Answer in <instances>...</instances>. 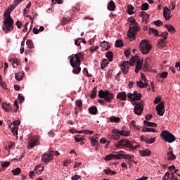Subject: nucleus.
I'll return each mask as SVG.
<instances>
[{"instance_id":"obj_27","label":"nucleus","mask_w":180,"mask_h":180,"mask_svg":"<svg viewBox=\"0 0 180 180\" xmlns=\"http://www.w3.org/2000/svg\"><path fill=\"white\" fill-rule=\"evenodd\" d=\"M110 122L111 123H120V117L112 116L110 117Z\"/></svg>"},{"instance_id":"obj_46","label":"nucleus","mask_w":180,"mask_h":180,"mask_svg":"<svg viewBox=\"0 0 180 180\" xmlns=\"http://www.w3.org/2000/svg\"><path fill=\"white\" fill-rule=\"evenodd\" d=\"M81 135H77L75 137V140L76 143H79L80 141H82L84 140V137H80Z\"/></svg>"},{"instance_id":"obj_64","label":"nucleus","mask_w":180,"mask_h":180,"mask_svg":"<svg viewBox=\"0 0 180 180\" xmlns=\"http://www.w3.org/2000/svg\"><path fill=\"white\" fill-rule=\"evenodd\" d=\"M124 55L126 56L127 58H129V56H130V50H126L124 51Z\"/></svg>"},{"instance_id":"obj_43","label":"nucleus","mask_w":180,"mask_h":180,"mask_svg":"<svg viewBox=\"0 0 180 180\" xmlns=\"http://www.w3.org/2000/svg\"><path fill=\"white\" fill-rule=\"evenodd\" d=\"M148 3H143L141 5V11H147L148 9Z\"/></svg>"},{"instance_id":"obj_26","label":"nucleus","mask_w":180,"mask_h":180,"mask_svg":"<svg viewBox=\"0 0 180 180\" xmlns=\"http://www.w3.org/2000/svg\"><path fill=\"white\" fill-rule=\"evenodd\" d=\"M89 112L91 115H96L98 113V108L96 106H92L89 108Z\"/></svg>"},{"instance_id":"obj_14","label":"nucleus","mask_w":180,"mask_h":180,"mask_svg":"<svg viewBox=\"0 0 180 180\" xmlns=\"http://www.w3.org/2000/svg\"><path fill=\"white\" fill-rule=\"evenodd\" d=\"M112 133H120V136H124V137H129L130 136V131L127 130H119L117 129H113Z\"/></svg>"},{"instance_id":"obj_3","label":"nucleus","mask_w":180,"mask_h":180,"mask_svg":"<svg viewBox=\"0 0 180 180\" xmlns=\"http://www.w3.org/2000/svg\"><path fill=\"white\" fill-rule=\"evenodd\" d=\"M130 27L127 32L128 37L131 40H134L137 32H140V27L137 25L136 20L134 18H130Z\"/></svg>"},{"instance_id":"obj_48","label":"nucleus","mask_w":180,"mask_h":180,"mask_svg":"<svg viewBox=\"0 0 180 180\" xmlns=\"http://www.w3.org/2000/svg\"><path fill=\"white\" fill-rule=\"evenodd\" d=\"M75 104L79 108V109H81V108H82V101H81V100H76Z\"/></svg>"},{"instance_id":"obj_21","label":"nucleus","mask_w":180,"mask_h":180,"mask_svg":"<svg viewBox=\"0 0 180 180\" xmlns=\"http://www.w3.org/2000/svg\"><path fill=\"white\" fill-rule=\"evenodd\" d=\"M139 154L141 155V157H150V155H151V151L148 149L139 150Z\"/></svg>"},{"instance_id":"obj_12","label":"nucleus","mask_w":180,"mask_h":180,"mask_svg":"<svg viewBox=\"0 0 180 180\" xmlns=\"http://www.w3.org/2000/svg\"><path fill=\"white\" fill-rule=\"evenodd\" d=\"M53 157L51 153H44L41 157V161L42 162H45V164H47V162H50L51 160H53Z\"/></svg>"},{"instance_id":"obj_29","label":"nucleus","mask_w":180,"mask_h":180,"mask_svg":"<svg viewBox=\"0 0 180 180\" xmlns=\"http://www.w3.org/2000/svg\"><path fill=\"white\" fill-rule=\"evenodd\" d=\"M2 108L5 112H9L11 110V107L10 104H7L6 103H2Z\"/></svg>"},{"instance_id":"obj_31","label":"nucleus","mask_w":180,"mask_h":180,"mask_svg":"<svg viewBox=\"0 0 180 180\" xmlns=\"http://www.w3.org/2000/svg\"><path fill=\"white\" fill-rule=\"evenodd\" d=\"M144 124H146L148 127H157L158 124L154 122H148V121H143Z\"/></svg>"},{"instance_id":"obj_20","label":"nucleus","mask_w":180,"mask_h":180,"mask_svg":"<svg viewBox=\"0 0 180 180\" xmlns=\"http://www.w3.org/2000/svg\"><path fill=\"white\" fill-rule=\"evenodd\" d=\"M96 136H98V134H94V138H90L91 140V143L93 147H96V146H98V144H99V141H98V137H96Z\"/></svg>"},{"instance_id":"obj_44","label":"nucleus","mask_w":180,"mask_h":180,"mask_svg":"<svg viewBox=\"0 0 180 180\" xmlns=\"http://www.w3.org/2000/svg\"><path fill=\"white\" fill-rule=\"evenodd\" d=\"M150 68V63H148V60H145V63L143 65V71H147Z\"/></svg>"},{"instance_id":"obj_24","label":"nucleus","mask_w":180,"mask_h":180,"mask_svg":"<svg viewBox=\"0 0 180 180\" xmlns=\"http://www.w3.org/2000/svg\"><path fill=\"white\" fill-rule=\"evenodd\" d=\"M23 77H25L24 72H20L15 74V78L17 81H22L23 79Z\"/></svg>"},{"instance_id":"obj_4","label":"nucleus","mask_w":180,"mask_h":180,"mask_svg":"<svg viewBox=\"0 0 180 180\" xmlns=\"http://www.w3.org/2000/svg\"><path fill=\"white\" fill-rule=\"evenodd\" d=\"M116 148L122 150L123 148H130V150H136L139 146H133L128 139H121L115 144Z\"/></svg>"},{"instance_id":"obj_62","label":"nucleus","mask_w":180,"mask_h":180,"mask_svg":"<svg viewBox=\"0 0 180 180\" xmlns=\"http://www.w3.org/2000/svg\"><path fill=\"white\" fill-rule=\"evenodd\" d=\"M79 178H81V176L79 175H75L71 177L72 180H79Z\"/></svg>"},{"instance_id":"obj_32","label":"nucleus","mask_w":180,"mask_h":180,"mask_svg":"<svg viewBox=\"0 0 180 180\" xmlns=\"http://www.w3.org/2000/svg\"><path fill=\"white\" fill-rule=\"evenodd\" d=\"M98 88L97 87H94L92 89L91 94L90 95V97L91 98V99H95V98H96V92H97Z\"/></svg>"},{"instance_id":"obj_59","label":"nucleus","mask_w":180,"mask_h":180,"mask_svg":"<svg viewBox=\"0 0 180 180\" xmlns=\"http://www.w3.org/2000/svg\"><path fill=\"white\" fill-rule=\"evenodd\" d=\"M169 8L171 9V11H174L175 9V4L174 2H171L170 4L169 5Z\"/></svg>"},{"instance_id":"obj_42","label":"nucleus","mask_w":180,"mask_h":180,"mask_svg":"<svg viewBox=\"0 0 180 180\" xmlns=\"http://www.w3.org/2000/svg\"><path fill=\"white\" fill-rule=\"evenodd\" d=\"M149 33H153V34H155V36H160V35H158V30H157L154 28H150Z\"/></svg>"},{"instance_id":"obj_17","label":"nucleus","mask_w":180,"mask_h":180,"mask_svg":"<svg viewBox=\"0 0 180 180\" xmlns=\"http://www.w3.org/2000/svg\"><path fill=\"white\" fill-rule=\"evenodd\" d=\"M100 47L102 48L101 51H108L110 49V46H109V44L106 41L101 42Z\"/></svg>"},{"instance_id":"obj_18","label":"nucleus","mask_w":180,"mask_h":180,"mask_svg":"<svg viewBox=\"0 0 180 180\" xmlns=\"http://www.w3.org/2000/svg\"><path fill=\"white\" fill-rule=\"evenodd\" d=\"M8 60L11 62L13 68H18V66L20 64V61H19L16 58H10Z\"/></svg>"},{"instance_id":"obj_23","label":"nucleus","mask_w":180,"mask_h":180,"mask_svg":"<svg viewBox=\"0 0 180 180\" xmlns=\"http://www.w3.org/2000/svg\"><path fill=\"white\" fill-rule=\"evenodd\" d=\"M107 8H108V11H115V9H116V4H115V2L113 1H109L108 6Z\"/></svg>"},{"instance_id":"obj_39","label":"nucleus","mask_w":180,"mask_h":180,"mask_svg":"<svg viewBox=\"0 0 180 180\" xmlns=\"http://www.w3.org/2000/svg\"><path fill=\"white\" fill-rule=\"evenodd\" d=\"M120 133H112V135L111 136L112 140H119L120 139Z\"/></svg>"},{"instance_id":"obj_11","label":"nucleus","mask_w":180,"mask_h":180,"mask_svg":"<svg viewBox=\"0 0 180 180\" xmlns=\"http://www.w3.org/2000/svg\"><path fill=\"white\" fill-rule=\"evenodd\" d=\"M167 158L168 161H174V160H176V156L175 154H174V152L172 151V148L169 147L167 153Z\"/></svg>"},{"instance_id":"obj_16","label":"nucleus","mask_w":180,"mask_h":180,"mask_svg":"<svg viewBox=\"0 0 180 180\" xmlns=\"http://www.w3.org/2000/svg\"><path fill=\"white\" fill-rule=\"evenodd\" d=\"M37 145V138H30L28 146L30 148H34Z\"/></svg>"},{"instance_id":"obj_15","label":"nucleus","mask_w":180,"mask_h":180,"mask_svg":"<svg viewBox=\"0 0 180 180\" xmlns=\"http://www.w3.org/2000/svg\"><path fill=\"white\" fill-rule=\"evenodd\" d=\"M156 111L159 116H164V103H160L156 107Z\"/></svg>"},{"instance_id":"obj_35","label":"nucleus","mask_w":180,"mask_h":180,"mask_svg":"<svg viewBox=\"0 0 180 180\" xmlns=\"http://www.w3.org/2000/svg\"><path fill=\"white\" fill-rule=\"evenodd\" d=\"M165 27H167L168 32H169V33H175V29L174 27L172 26V25H166L165 26Z\"/></svg>"},{"instance_id":"obj_22","label":"nucleus","mask_w":180,"mask_h":180,"mask_svg":"<svg viewBox=\"0 0 180 180\" xmlns=\"http://www.w3.org/2000/svg\"><path fill=\"white\" fill-rule=\"evenodd\" d=\"M10 129H11V131L14 136H18V127H15L13 123H11L9 125Z\"/></svg>"},{"instance_id":"obj_52","label":"nucleus","mask_w":180,"mask_h":180,"mask_svg":"<svg viewBox=\"0 0 180 180\" xmlns=\"http://www.w3.org/2000/svg\"><path fill=\"white\" fill-rule=\"evenodd\" d=\"M168 77V72H163L160 75V78H167Z\"/></svg>"},{"instance_id":"obj_63","label":"nucleus","mask_w":180,"mask_h":180,"mask_svg":"<svg viewBox=\"0 0 180 180\" xmlns=\"http://www.w3.org/2000/svg\"><path fill=\"white\" fill-rule=\"evenodd\" d=\"M13 124L15 127H18L20 124V120H15L13 122Z\"/></svg>"},{"instance_id":"obj_13","label":"nucleus","mask_w":180,"mask_h":180,"mask_svg":"<svg viewBox=\"0 0 180 180\" xmlns=\"http://www.w3.org/2000/svg\"><path fill=\"white\" fill-rule=\"evenodd\" d=\"M163 16L165 18V20H169V19L172 18V15H171V9L168 8V7H164Z\"/></svg>"},{"instance_id":"obj_25","label":"nucleus","mask_w":180,"mask_h":180,"mask_svg":"<svg viewBox=\"0 0 180 180\" xmlns=\"http://www.w3.org/2000/svg\"><path fill=\"white\" fill-rule=\"evenodd\" d=\"M142 131L149 133H157V129L154 128L143 127L142 129Z\"/></svg>"},{"instance_id":"obj_50","label":"nucleus","mask_w":180,"mask_h":180,"mask_svg":"<svg viewBox=\"0 0 180 180\" xmlns=\"http://www.w3.org/2000/svg\"><path fill=\"white\" fill-rule=\"evenodd\" d=\"M161 37H163V40H167V39L168 38V32H162L161 34Z\"/></svg>"},{"instance_id":"obj_51","label":"nucleus","mask_w":180,"mask_h":180,"mask_svg":"<svg viewBox=\"0 0 180 180\" xmlns=\"http://www.w3.org/2000/svg\"><path fill=\"white\" fill-rule=\"evenodd\" d=\"M49 153L51 154V155H52V157L53 155H56V157H58V155H60V153L58 151L51 150Z\"/></svg>"},{"instance_id":"obj_57","label":"nucleus","mask_w":180,"mask_h":180,"mask_svg":"<svg viewBox=\"0 0 180 180\" xmlns=\"http://www.w3.org/2000/svg\"><path fill=\"white\" fill-rule=\"evenodd\" d=\"M18 101L20 103H22L23 101H25V97L20 94H18Z\"/></svg>"},{"instance_id":"obj_28","label":"nucleus","mask_w":180,"mask_h":180,"mask_svg":"<svg viewBox=\"0 0 180 180\" xmlns=\"http://www.w3.org/2000/svg\"><path fill=\"white\" fill-rule=\"evenodd\" d=\"M136 84L139 88H147L148 86L147 82L143 83L141 80L136 82Z\"/></svg>"},{"instance_id":"obj_45","label":"nucleus","mask_w":180,"mask_h":180,"mask_svg":"<svg viewBox=\"0 0 180 180\" xmlns=\"http://www.w3.org/2000/svg\"><path fill=\"white\" fill-rule=\"evenodd\" d=\"M115 47H123V41L121 40H117L115 41Z\"/></svg>"},{"instance_id":"obj_61","label":"nucleus","mask_w":180,"mask_h":180,"mask_svg":"<svg viewBox=\"0 0 180 180\" xmlns=\"http://www.w3.org/2000/svg\"><path fill=\"white\" fill-rule=\"evenodd\" d=\"M15 25H16V26H17V27L18 28V29H20L21 27H22V22H20V21H19V20H18L16 22H15Z\"/></svg>"},{"instance_id":"obj_49","label":"nucleus","mask_w":180,"mask_h":180,"mask_svg":"<svg viewBox=\"0 0 180 180\" xmlns=\"http://www.w3.org/2000/svg\"><path fill=\"white\" fill-rule=\"evenodd\" d=\"M135 91H134L133 94L131 93H128L127 94V96L129 98V99H130L131 101H134V96H135Z\"/></svg>"},{"instance_id":"obj_2","label":"nucleus","mask_w":180,"mask_h":180,"mask_svg":"<svg viewBox=\"0 0 180 180\" xmlns=\"http://www.w3.org/2000/svg\"><path fill=\"white\" fill-rule=\"evenodd\" d=\"M84 58V53L79 52L74 55L70 60V65L73 68V74L78 75L81 72V60Z\"/></svg>"},{"instance_id":"obj_9","label":"nucleus","mask_w":180,"mask_h":180,"mask_svg":"<svg viewBox=\"0 0 180 180\" xmlns=\"http://www.w3.org/2000/svg\"><path fill=\"white\" fill-rule=\"evenodd\" d=\"M160 136L162 139H163V140L167 143H174V141L176 140L175 136L167 130L162 131Z\"/></svg>"},{"instance_id":"obj_36","label":"nucleus","mask_w":180,"mask_h":180,"mask_svg":"<svg viewBox=\"0 0 180 180\" xmlns=\"http://www.w3.org/2000/svg\"><path fill=\"white\" fill-rule=\"evenodd\" d=\"M35 171H38V172H42L44 170V166L41 165H38L34 167Z\"/></svg>"},{"instance_id":"obj_53","label":"nucleus","mask_w":180,"mask_h":180,"mask_svg":"<svg viewBox=\"0 0 180 180\" xmlns=\"http://www.w3.org/2000/svg\"><path fill=\"white\" fill-rule=\"evenodd\" d=\"M83 72L84 75H86V77H92V75H89V73L88 72V68H84L83 69Z\"/></svg>"},{"instance_id":"obj_41","label":"nucleus","mask_w":180,"mask_h":180,"mask_svg":"<svg viewBox=\"0 0 180 180\" xmlns=\"http://www.w3.org/2000/svg\"><path fill=\"white\" fill-rule=\"evenodd\" d=\"M21 171L22 170L20 169V168L17 167L16 169L11 170V172H12V174H13V175H19V174H20Z\"/></svg>"},{"instance_id":"obj_60","label":"nucleus","mask_w":180,"mask_h":180,"mask_svg":"<svg viewBox=\"0 0 180 180\" xmlns=\"http://www.w3.org/2000/svg\"><path fill=\"white\" fill-rule=\"evenodd\" d=\"M84 134H94V131L83 130Z\"/></svg>"},{"instance_id":"obj_34","label":"nucleus","mask_w":180,"mask_h":180,"mask_svg":"<svg viewBox=\"0 0 180 180\" xmlns=\"http://www.w3.org/2000/svg\"><path fill=\"white\" fill-rule=\"evenodd\" d=\"M105 57L108 58L109 61H113V53L112 51L107 52Z\"/></svg>"},{"instance_id":"obj_56","label":"nucleus","mask_w":180,"mask_h":180,"mask_svg":"<svg viewBox=\"0 0 180 180\" xmlns=\"http://www.w3.org/2000/svg\"><path fill=\"white\" fill-rule=\"evenodd\" d=\"M154 23H155V26H162V25H164V22H162L160 20H158L155 21Z\"/></svg>"},{"instance_id":"obj_30","label":"nucleus","mask_w":180,"mask_h":180,"mask_svg":"<svg viewBox=\"0 0 180 180\" xmlns=\"http://www.w3.org/2000/svg\"><path fill=\"white\" fill-rule=\"evenodd\" d=\"M26 44L30 50L34 49V45L33 44V41L32 39H27L26 41Z\"/></svg>"},{"instance_id":"obj_10","label":"nucleus","mask_w":180,"mask_h":180,"mask_svg":"<svg viewBox=\"0 0 180 180\" xmlns=\"http://www.w3.org/2000/svg\"><path fill=\"white\" fill-rule=\"evenodd\" d=\"M143 110H144V108L143 107V103L140 102L139 103H136L134 112L135 115H138L140 116L143 113Z\"/></svg>"},{"instance_id":"obj_33","label":"nucleus","mask_w":180,"mask_h":180,"mask_svg":"<svg viewBox=\"0 0 180 180\" xmlns=\"http://www.w3.org/2000/svg\"><path fill=\"white\" fill-rule=\"evenodd\" d=\"M165 46V39H160L158 41V46L160 48V49H162V47H164Z\"/></svg>"},{"instance_id":"obj_40","label":"nucleus","mask_w":180,"mask_h":180,"mask_svg":"<svg viewBox=\"0 0 180 180\" xmlns=\"http://www.w3.org/2000/svg\"><path fill=\"white\" fill-rule=\"evenodd\" d=\"M141 94H139L137 91H135V95L134 96V101H140L141 99Z\"/></svg>"},{"instance_id":"obj_1","label":"nucleus","mask_w":180,"mask_h":180,"mask_svg":"<svg viewBox=\"0 0 180 180\" xmlns=\"http://www.w3.org/2000/svg\"><path fill=\"white\" fill-rule=\"evenodd\" d=\"M12 12L8 9L6 10L4 13V21H3V26L2 30L5 32V33H9V32H12L13 30V18L11 16V13Z\"/></svg>"},{"instance_id":"obj_58","label":"nucleus","mask_w":180,"mask_h":180,"mask_svg":"<svg viewBox=\"0 0 180 180\" xmlns=\"http://www.w3.org/2000/svg\"><path fill=\"white\" fill-rule=\"evenodd\" d=\"M9 165H11V162H4L1 163V167L3 168H6V167H9Z\"/></svg>"},{"instance_id":"obj_47","label":"nucleus","mask_w":180,"mask_h":180,"mask_svg":"<svg viewBox=\"0 0 180 180\" xmlns=\"http://www.w3.org/2000/svg\"><path fill=\"white\" fill-rule=\"evenodd\" d=\"M136 68H139V70H141L143 68V63H141V60H138L136 62Z\"/></svg>"},{"instance_id":"obj_6","label":"nucleus","mask_w":180,"mask_h":180,"mask_svg":"<svg viewBox=\"0 0 180 180\" xmlns=\"http://www.w3.org/2000/svg\"><path fill=\"white\" fill-rule=\"evenodd\" d=\"M152 47L151 44L148 43V41L146 39H143L139 44L140 51L144 55L148 54Z\"/></svg>"},{"instance_id":"obj_8","label":"nucleus","mask_w":180,"mask_h":180,"mask_svg":"<svg viewBox=\"0 0 180 180\" xmlns=\"http://www.w3.org/2000/svg\"><path fill=\"white\" fill-rule=\"evenodd\" d=\"M98 96L101 99H105V101H106V102H108V103H110V102H112V99H113L115 96L113 95V94L110 93V91L108 90H100L98 91Z\"/></svg>"},{"instance_id":"obj_54","label":"nucleus","mask_w":180,"mask_h":180,"mask_svg":"<svg viewBox=\"0 0 180 180\" xmlns=\"http://www.w3.org/2000/svg\"><path fill=\"white\" fill-rule=\"evenodd\" d=\"M16 6H18L13 3L12 5H11V6L8 8V11H11V12H13V9H15V8H16Z\"/></svg>"},{"instance_id":"obj_5","label":"nucleus","mask_w":180,"mask_h":180,"mask_svg":"<svg viewBox=\"0 0 180 180\" xmlns=\"http://www.w3.org/2000/svg\"><path fill=\"white\" fill-rule=\"evenodd\" d=\"M135 59L139 60V57L138 56H136L135 58L132 57L130 59L131 62H129V60L123 62V63L121 65V71L124 74H127L129 72L130 65L131 67H133V65H134V63H136V60H134Z\"/></svg>"},{"instance_id":"obj_37","label":"nucleus","mask_w":180,"mask_h":180,"mask_svg":"<svg viewBox=\"0 0 180 180\" xmlns=\"http://www.w3.org/2000/svg\"><path fill=\"white\" fill-rule=\"evenodd\" d=\"M109 64V61L107 60V59H103L102 63H101V70H103Z\"/></svg>"},{"instance_id":"obj_19","label":"nucleus","mask_w":180,"mask_h":180,"mask_svg":"<svg viewBox=\"0 0 180 180\" xmlns=\"http://www.w3.org/2000/svg\"><path fill=\"white\" fill-rule=\"evenodd\" d=\"M117 99H120V101H126L127 99V94H126L125 91H121L117 94Z\"/></svg>"},{"instance_id":"obj_38","label":"nucleus","mask_w":180,"mask_h":180,"mask_svg":"<svg viewBox=\"0 0 180 180\" xmlns=\"http://www.w3.org/2000/svg\"><path fill=\"white\" fill-rule=\"evenodd\" d=\"M127 12L129 13V15H133V13H134V7L131 5H129L127 6Z\"/></svg>"},{"instance_id":"obj_55","label":"nucleus","mask_w":180,"mask_h":180,"mask_svg":"<svg viewBox=\"0 0 180 180\" xmlns=\"http://www.w3.org/2000/svg\"><path fill=\"white\" fill-rule=\"evenodd\" d=\"M14 106H15V108H14V112H18V110H19V105H18V100H15L14 101Z\"/></svg>"},{"instance_id":"obj_7","label":"nucleus","mask_w":180,"mask_h":180,"mask_svg":"<svg viewBox=\"0 0 180 180\" xmlns=\"http://www.w3.org/2000/svg\"><path fill=\"white\" fill-rule=\"evenodd\" d=\"M121 158H124V160H131L132 157L130 155H124L123 153H120L117 155L110 154L107 155L104 160L105 161H110V160H121Z\"/></svg>"}]
</instances>
